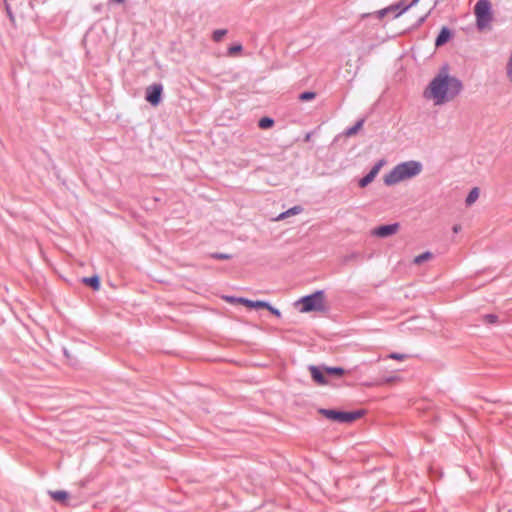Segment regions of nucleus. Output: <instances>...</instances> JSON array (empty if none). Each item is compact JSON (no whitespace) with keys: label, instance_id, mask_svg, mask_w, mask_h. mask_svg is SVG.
Returning a JSON list of instances; mask_svg holds the SVG:
<instances>
[{"label":"nucleus","instance_id":"obj_14","mask_svg":"<svg viewBox=\"0 0 512 512\" xmlns=\"http://www.w3.org/2000/svg\"><path fill=\"white\" fill-rule=\"evenodd\" d=\"M49 494L53 500L60 503H65V501L68 499V493L66 491H50Z\"/></svg>","mask_w":512,"mask_h":512},{"label":"nucleus","instance_id":"obj_24","mask_svg":"<svg viewBox=\"0 0 512 512\" xmlns=\"http://www.w3.org/2000/svg\"><path fill=\"white\" fill-rule=\"evenodd\" d=\"M388 358L398 360V361H403L407 358V355L393 352L388 355Z\"/></svg>","mask_w":512,"mask_h":512},{"label":"nucleus","instance_id":"obj_8","mask_svg":"<svg viewBox=\"0 0 512 512\" xmlns=\"http://www.w3.org/2000/svg\"><path fill=\"white\" fill-rule=\"evenodd\" d=\"M399 230V224L393 223L388 225H381L372 230V235L380 237V238H386L389 237Z\"/></svg>","mask_w":512,"mask_h":512},{"label":"nucleus","instance_id":"obj_26","mask_svg":"<svg viewBox=\"0 0 512 512\" xmlns=\"http://www.w3.org/2000/svg\"><path fill=\"white\" fill-rule=\"evenodd\" d=\"M211 257L214 259L226 260L229 259L231 256L225 253H213Z\"/></svg>","mask_w":512,"mask_h":512},{"label":"nucleus","instance_id":"obj_7","mask_svg":"<svg viewBox=\"0 0 512 512\" xmlns=\"http://www.w3.org/2000/svg\"><path fill=\"white\" fill-rule=\"evenodd\" d=\"M163 86L160 83H154L146 88L145 99L153 106H157L161 102Z\"/></svg>","mask_w":512,"mask_h":512},{"label":"nucleus","instance_id":"obj_15","mask_svg":"<svg viewBox=\"0 0 512 512\" xmlns=\"http://www.w3.org/2000/svg\"><path fill=\"white\" fill-rule=\"evenodd\" d=\"M325 373L329 376L341 377L346 371L341 367H324Z\"/></svg>","mask_w":512,"mask_h":512},{"label":"nucleus","instance_id":"obj_16","mask_svg":"<svg viewBox=\"0 0 512 512\" xmlns=\"http://www.w3.org/2000/svg\"><path fill=\"white\" fill-rule=\"evenodd\" d=\"M479 197V189L477 187L473 188L466 197V205H472Z\"/></svg>","mask_w":512,"mask_h":512},{"label":"nucleus","instance_id":"obj_22","mask_svg":"<svg viewBox=\"0 0 512 512\" xmlns=\"http://www.w3.org/2000/svg\"><path fill=\"white\" fill-rule=\"evenodd\" d=\"M242 51V45L241 44H235L228 48L227 54L229 56H235L237 53Z\"/></svg>","mask_w":512,"mask_h":512},{"label":"nucleus","instance_id":"obj_6","mask_svg":"<svg viewBox=\"0 0 512 512\" xmlns=\"http://www.w3.org/2000/svg\"><path fill=\"white\" fill-rule=\"evenodd\" d=\"M419 0H412L409 4H404L403 1H400L396 4H392L384 9H381L377 12V18L382 19L388 13H395V17L402 15L405 11H407L412 6L416 5Z\"/></svg>","mask_w":512,"mask_h":512},{"label":"nucleus","instance_id":"obj_5","mask_svg":"<svg viewBox=\"0 0 512 512\" xmlns=\"http://www.w3.org/2000/svg\"><path fill=\"white\" fill-rule=\"evenodd\" d=\"M324 292L322 290H318L313 294L304 296L301 298L300 302L302 304L301 312H310V311H321L324 309Z\"/></svg>","mask_w":512,"mask_h":512},{"label":"nucleus","instance_id":"obj_13","mask_svg":"<svg viewBox=\"0 0 512 512\" xmlns=\"http://www.w3.org/2000/svg\"><path fill=\"white\" fill-rule=\"evenodd\" d=\"M365 119L358 120L353 126L347 128L344 132L346 137L355 135L364 125Z\"/></svg>","mask_w":512,"mask_h":512},{"label":"nucleus","instance_id":"obj_25","mask_svg":"<svg viewBox=\"0 0 512 512\" xmlns=\"http://www.w3.org/2000/svg\"><path fill=\"white\" fill-rule=\"evenodd\" d=\"M498 317L494 314H487L484 316V320L486 323L494 324L497 322Z\"/></svg>","mask_w":512,"mask_h":512},{"label":"nucleus","instance_id":"obj_19","mask_svg":"<svg viewBox=\"0 0 512 512\" xmlns=\"http://www.w3.org/2000/svg\"><path fill=\"white\" fill-rule=\"evenodd\" d=\"M84 282L91 286L93 289L97 290L100 286V281L97 276H92L89 278H84Z\"/></svg>","mask_w":512,"mask_h":512},{"label":"nucleus","instance_id":"obj_11","mask_svg":"<svg viewBox=\"0 0 512 512\" xmlns=\"http://www.w3.org/2000/svg\"><path fill=\"white\" fill-rule=\"evenodd\" d=\"M231 302H234V301H237L243 305H245L246 307L248 308H254V309H258V308H265V307H268V302H265V301H252V300H249V299H246V298H233L231 297L229 299Z\"/></svg>","mask_w":512,"mask_h":512},{"label":"nucleus","instance_id":"obj_4","mask_svg":"<svg viewBox=\"0 0 512 512\" xmlns=\"http://www.w3.org/2000/svg\"><path fill=\"white\" fill-rule=\"evenodd\" d=\"M319 412L327 419L337 421L339 423H352L364 415L362 410L338 411L333 409H320Z\"/></svg>","mask_w":512,"mask_h":512},{"label":"nucleus","instance_id":"obj_1","mask_svg":"<svg viewBox=\"0 0 512 512\" xmlns=\"http://www.w3.org/2000/svg\"><path fill=\"white\" fill-rule=\"evenodd\" d=\"M462 89V82L458 78L449 75L448 68L443 67L430 81L423 92V96L432 100L434 105H443L457 97Z\"/></svg>","mask_w":512,"mask_h":512},{"label":"nucleus","instance_id":"obj_17","mask_svg":"<svg viewBox=\"0 0 512 512\" xmlns=\"http://www.w3.org/2000/svg\"><path fill=\"white\" fill-rule=\"evenodd\" d=\"M303 208L301 206H294L290 209H288L287 211L281 213L278 217V219H284V218H287L291 215H296V214H299L300 212H302Z\"/></svg>","mask_w":512,"mask_h":512},{"label":"nucleus","instance_id":"obj_28","mask_svg":"<svg viewBox=\"0 0 512 512\" xmlns=\"http://www.w3.org/2000/svg\"><path fill=\"white\" fill-rule=\"evenodd\" d=\"M460 229H461V226H460V225H454V227H453V232H454V233H458V232L460 231Z\"/></svg>","mask_w":512,"mask_h":512},{"label":"nucleus","instance_id":"obj_27","mask_svg":"<svg viewBox=\"0 0 512 512\" xmlns=\"http://www.w3.org/2000/svg\"><path fill=\"white\" fill-rule=\"evenodd\" d=\"M265 309L269 310L276 317H281V312L278 309L271 306L269 303H268V307H265Z\"/></svg>","mask_w":512,"mask_h":512},{"label":"nucleus","instance_id":"obj_12","mask_svg":"<svg viewBox=\"0 0 512 512\" xmlns=\"http://www.w3.org/2000/svg\"><path fill=\"white\" fill-rule=\"evenodd\" d=\"M452 37V32L448 27H443L435 40V46L441 47Z\"/></svg>","mask_w":512,"mask_h":512},{"label":"nucleus","instance_id":"obj_21","mask_svg":"<svg viewBox=\"0 0 512 512\" xmlns=\"http://www.w3.org/2000/svg\"><path fill=\"white\" fill-rule=\"evenodd\" d=\"M432 257V254L430 252H425V253H422L418 256L415 257L414 259V263L416 264H421L423 263L424 261L430 259Z\"/></svg>","mask_w":512,"mask_h":512},{"label":"nucleus","instance_id":"obj_20","mask_svg":"<svg viewBox=\"0 0 512 512\" xmlns=\"http://www.w3.org/2000/svg\"><path fill=\"white\" fill-rule=\"evenodd\" d=\"M226 34H227V30L226 29L215 30L212 33V40L214 42H220Z\"/></svg>","mask_w":512,"mask_h":512},{"label":"nucleus","instance_id":"obj_18","mask_svg":"<svg viewBox=\"0 0 512 512\" xmlns=\"http://www.w3.org/2000/svg\"><path fill=\"white\" fill-rule=\"evenodd\" d=\"M274 125V120L269 117H263L259 120L258 126L261 129H269Z\"/></svg>","mask_w":512,"mask_h":512},{"label":"nucleus","instance_id":"obj_10","mask_svg":"<svg viewBox=\"0 0 512 512\" xmlns=\"http://www.w3.org/2000/svg\"><path fill=\"white\" fill-rule=\"evenodd\" d=\"M309 371L311 373V377L314 382H316L318 385H327L329 382L327 378L325 377V370L323 371L320 367L311 365L309 366Z\"/></svg>","mask_w":512,"mask_h":512},{"label":"nucleus","instance_id":"obj_29","mask_svg":"<svg viewBox=\"0 0 512 512\" xmlns=\"http://www.w3.org/2000/svg\"><path fill=\"white\" fill-rule=\"evenodd\" d=\"M125 0H111V2H115V3H123Z\"/></svg>","mask_w":512,"mask_h":512},{"label":"nucleus","instance_id":"obj_3","mask_svg":"<svg viewBox=\"0 0 512 512\" xmlns=\"http://www.w3.org/2000/svg\"><path fill=\"white\" fill-rule=\"evenodd\" d=\"M476 26L482 31L490 26L493 20L492 7L489 0H478L474 7Z\"/></svg>","mask_w":512,"mask_h":512},{"label":"nucleus","instance_id":"obj_23","mask_svg":"<svg viewBox=\"0 0 512 512\" xmlns=\"http://www.w3.org/2000/svg\"><path fill=\"white\" fill-rule=\"evenodd\" d=\"M316 94L314 92L306 91L300 94L299 99L302 101H309L314 99Z\"/></svg>","mask_w":512,"mask_h":512},{"label":"nucleus","instance_id":"obj_9","mask_svg":"<svg viewBox=\"0 0 512 512\" xmlns=\"http://www.w3.org/2000/svg\"><path fill=\"white\" fill-rule=\"evenodd\" d=\"M384 161L383 160H380L379 162H377L372 168L371 170L369 171L368 174H366L363 178H361L359 180V186L361 188H364L366 187L367 185H369L374 179L375 177L378 175L382 165H383Z\"/></svg>","mask_w":512,"mask_h":512},{"label":"nucleus","instance_id":"obj_2","mask_svg":"<svg viewBox=\"0 0 512 512\" xmlns=\"http://www.w3.org/2000/svg\"><path fill=\"white\" fill-rule=\"evenodd\" d=\"M422 171V165L418 161H406L396 165L384 176V183L387 186L395 185L401 181L411 179Z\"/></svg>","mask_w":512,"mask_h":512},{"label":"nucleus","instance_id":"obj_30","mask_svg":"<svg viewBox=\"0 0 512 512\" xmlns=\"http://www.w3.org/2000/svg\"><path fill=\"white\" fill-rule=\"evenodd\" d=\"M310 140V134L306 135V141Z\"/></svg>","mask_w":512,"mask_h":512}]
</instances>
